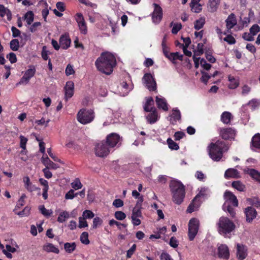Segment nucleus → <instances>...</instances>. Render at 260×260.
<instances>
[{"label":"nucleus","instance_id":"5fc2aeb1","mask_svg":"<svg viewBox=\"0 0 260 260\" xmlns=\"http://www.w3.org/2000/svg\"><path fill=\"white\" fill-rule=\"evenodd\" d=\"M165 38L164 37V40H163V41L162 42V44H161L162 47V50H163V52H164V55L166 56V57H167L169 59H171V57L170 56H169L170 54L169 53V49L167 47V46L165 43Z\"/></svg>","mask_w":260,"mask_h":260},{"label":"nucleus","instance_id":"bb28decb","mask_svg":"<svg viewBox=\"0 0 260 260\" xmlns=\"http://www.w3.org/2000/svg\"><path fill=\"white\" fill-rule=\"evenodd\" d=\"M181 119V113L179 110L175 109L173 110L172 114L170 116L169 121L172 124L176 123L177 121Z\"/></svg>","mask_w":260,"mask_h":260},{"label":"nucleus","instance_id":"e433bc0d","mask_svg":"<svg viewBox=\"0 0 260 260\" xmlns=\"http://www.w3.org/2000/svg\"><path fill=\"white\" fill-rule=\"evenodd\" d=\"M76 248V244L75 242L66 243L64 245V248L66 251L69 253H72Z\"/></svg>","mask_w":260,"mask_h":260},{"label":"nucleus","instance_id":"6e6d98bb","mask_svg":"<svg viewBox=\"0 0 260 260\" xmlns=\"http://www.w3.org/2000/svg\"><path fill=\"white\" fill-rule=\"evenodd\" d=\"M25 198H26L25 194H22L17 203L16 208H20L21 207H22L24 205V203H25L24 200Z\"/></svg>","mask_w":260,"mask_h":260},{"label":"nucleus","instance_id":"f03ea898","mask_svg":"<svg viewBox=\"0 0 260 260\" xmlns=\"http://www.w3.org/2000/svg\"><path fill=\"white\" fill-rule=\"evenodd\" d=\"M169 186L173 202L178 205L181 204L185 193L183 184L180 181L173 180L171 181Z\"/></svg>","mask_w":260,"mask_h":260},{"label":"nucleus","instance_id":"72a5a7b5","mask_svg":"<svg viewBox=\"0 0 260 260\" xmlns=\"http://www.w3.org/2000/svg\"><path fill=\"white\" fill-rule=\"evenodd\" d=\"M247 172L252 178L260 182V173L257 171L252 169H248Z\"/></svg>","mask_w":260,"mask_h":260},{"label":"nucleus","instance_id":"ddd939ff","mask_svg":"<svg viewBox=\"0 0 260 260\" xmlns=\"http://www.w3.org/2000/svg\"><path fill=\"white\" fill-rule=\"evenodd\" d=\"M143 218L141 210L140 208L135 207L133 209L131 216V220L134 226H138L141 224V219Z\"/></svg>","mask_w":260,"mask_h":260},{"label":"nucleus","instance_id":"9b49d317","mask_svg":"<svg viewBox=\"0 0 260 260\" xmlns=\"http://www.w3.org/2000/svg\"><path fill=\"white\" fill-rule=\"evenodd\" d=\"M120 137L116 133H111L106 138V143L111 149L120 144Z\"/></svg>","mask_w":260,"mask_h":260},{"label":"nucleus","instance_id":"864d4df0","mask_svg":"<svg viewBox=\"0 0 260 260\" xmlns=\"http://www.w3.org/2000/svg\"><path fill=\"white\" fill-rule=\"evenodd\" d=\"M30 208L26 206L24 208V209L22 211L17 213V215L21 216H27L29 215L30 213Z\"/></svg>","mask_w":260,"mask_h":260},{"label":"nucleus","instance_id":"c756f323","mask_svg":"<svg viewBox=\"0 0 260 260\" xmlns=\"http://www.w3.org/2000/svg\"><path fill=\"white\" fill-rule=\"evenodd\" d=\"M43 249L47 252H53L56 254H58L59 252V250L57 247L49 243L44 244L43 246Z\"/></svg>","mask_w":260,"mask_h":260},{"label":"nucleus","instance_id":"09e8293b","mask_svg":"<svg viewBox=\"0 0 260 260\" xmlns=\"http://www.w3.org/2000/svg\"><path fill=\"white\" fill-rule=\"evenodd\" d=\"M72 188L75 190H78L82 188V184L78 178H76L72 183Z\"/></svg>","mask_w":260,"mask_h":260},{"label":"nucleus","instance_id":"f8f14e48","mask_svg":"<svg viewBox=\"0 0 260 260\" xmlns=\"http://www.w3.org/2000/svg\"><path fill=\"white\" fill-rule=\"evenodd\" d=\"M36 73V69L34 66H30L29 68L27 70L23 76L20 79V81L17 84V85L21 84H27L30 78H31Z\"/></svg>","mask_w":260,"mask_h":260},{"label":"nucleus","instance_id":"a18cd8bd","mask_svg":"<svg viewBox=\"0 0 260 260\" xmlns=\"http://www.w3.org/2000/svg\"><path fill=\"white\" fill-rule=\"evenodd\" d=\"M39 209L40 212L45 216L48 217L52 214V211L51 210L46 209L43 205L40 206Z\"/></svg>","mask_w":260,"mask_h":260},{"label":"nucleus","instance_id":"c9c22d12","mask_svg":"<svg viewBox=\"0 0 260 260\" xmlns=\"http://www.w3.org/2000/svg\"><path fill=\"white\" fill-rule=\"evenodd\" d=\"M70 217V214L66 211H61L57 218V221L60 223L64 222L67 219Z\"/></svg>","mask_w":260,"mask_h":260},{"label":"nucleus","instance_id":"7ed1b4c3","mask_svg":"<svg viewBox=\"0 0 260 260\" xmlns=\"http://www.w3.org/2000/svg\"><path fill=\"white\" fill-rule=\"evenodd\" d=\"M210 157L214 161H219L222 157L223 152L228 148L223 141L218 140L215 143H211L208 147Z\"/></svg>","mask_w":260,"mask_h":260},{"label":"nucleus","instance_id":"69168bd1","mask_svg":"<svg viewBox=\"0 0 260 260\" xmlns=\"http://www.w3.org/2000/svg\"><path fill=\"white\" fill-rule=\"evenodd\" d=\"M182 25L181 23H176L173 25L172 32L174 34H176L181 28Z\"/></svg>","mask_w":260,"mask_h":260},{"label":"nucleus","instance_id":"412c9836","mask_svg":"<svg viewBox=\"0 0 260 260\" xmlns=\"http://www.w3.org/2000/svg\"><path fill=\"white\" fill-rule=\"evenodd\" d=\"M132 88V85H128L126 82L123 81L118 86L119 94L121 96H125L128 94Z\"/></svg>","mask_w":260,"mask_h":260},{"label":"nucleus","instance_id":"c85d7f7f","mask_svg":"<svg viewBox=\"0 0 260 260\" xmlns=\"http://www.w3.org/2000/svg\"><path fill=\"white\" fill-rule=\"evenodd\" d=\"M226 26L229 30L232 28L237 24V20L234 14H230L225 20Z\"/></svg>","mask_w":260,"mask_h":260},{"label":"nucleus","instance_id":"2f4dec72","mask_svg":"<svg viewBox=\"0 0 260 260\" xmlns=\"http://www.w3.org/2000/svg\"><path fill=\"white\" fill-rule=\"evenodd\" d=\"M224 177L226 178H238L240 177L239 173L238 171L235 169H228L225 173Z\"/></svg>","mask_w":260,"mask_h":260},{"label":"nucleus","instance_id":"338daca9","mask_svg":"<svg viewBox=\"0 0 260 260\" xmlns=\"http://www.w3.org/2000/svg\"><path fill=\"white\" fill-rule=\"evenodd\" d=\"M115 217L118 220H122L126 217V215L122 211H116L115 213Z\"/></svg>","mask_w":260,"mask_h":260},{"label":"nucleus","instance_id":"ea45409f","mask_svg":"<svg viewBox=\"0 0 260 260\" xmlns=\"http://www.w3.org/2000/svg\"><path fill=\"white\" fill-rule=\"evenodd\" d=\"M219 1L220 0H209V8L211 12H213L216 11L219 4Z\"/></svg>","mask_w":260,"mask_h":260},{"label":"nucleus","instance_id":"0e129e2a","mask_svg":"<svg viewBox=\"0 0 260 260\" xmlns=\"http://www.w3.org/2000/svg\"><path fill=\"white\" fill-rule=\"evenodd\" d=\"M49 51L47 50L46 46H43L42 50V57L43 59L47 60L49 59L48 54H49Z\"/></svg>","mask_w":260,"mask_h":260},{"label":"nucleus","instance_id":"37998d69","mask_svg":"<svg viewBox=\"0 0 260 260\" xmlns=\"http://www.w3.org/2000/svg\"><path fill=\"white\" fill-rule=\"evenodd\" d=\"M229 80L230 82L229 87L231 89H235L237 88L239 85L238 81L235 79L233 77L229 76Z\"/></svg>","mask_w":260,"mask_h":260},{"label":"nucleus","instance_id":"9d476101","mask_svg":"<svg viewBox=\"0 0 260 260\" xmlns=\"http://www.w3.org/2000/svg\"><path fill=\"white\" fill-rule=\"evenodd\" d=\"M142 82L149 91L156 90V83L151 74H145L142 78Z\"/></svg>","mask_w":260,"mask_h":260},{"label":"nucleus","instance_id":"b1692460","mask_svg":"<svg viewBox=\"0 0 260 260\" xmlns=\"http://www.w3.org/2000/svg\"><path fill=\"white\" fill-rule=\"evenodd\" d=\"M71 39L67 35H62L59 39V44L60 47L63 49H68L71 44Z\"/></svg>","mask_w":260,"mask_h":260},{"label":"nucleus","instance_id":"bf43d9fd","mask_svg":"<svg viewBox=\"0 0 260 260\" xmlns=\"http://www.w3.org/2000/svg\"><path fill=\"white\" fill-rule=\"evenodd\" d=\"M224 41L226 42L229 44H234L236 42L235 38L230 35H228L225 37L223 39Z\"/></svg>","mask_w":260,"mask_h":260},{"label":"nucleus","instance_id":"a211bd4d","mask_svg":"<svg viewBox=\"0 0 260 260\" xmlns=\"http://www.w3.org/2000/svg\"><path fill=\"white\" fill-rule=\"evenodd\" d=\"M244 213L246 216V220L248 222H251L256 218L257 212L255 209L251 207H248L245 209Z\"/></svg>","mask_w":260,"mask_h":260},{"label":"nucleus","instance_id":"5701e85b","mask_svg":"<svg viewBox=\"0 0 260 260\" xmlns=\"http://www.w3.org/2000/svg\"><path fill=\"white\" fill-rule=\"evenodd\" d=\"M235 135V131L231 128H224L221 131V136L223 139H233Z\"/></svg>","mask_w":260,"mask_h":260},{"label":"nucleus","instance_id":"cd10ccee","mask_svg":"<svg viewBox=\"0 0 260 260\" xmlns=\"http://www.w3.org/2000/svg\"><path fill=\"white\" fill-rule=\"evenodd\" d=\"M145 103L144 105V110L146 112H151L155 108L153 107L154 101L152 97H147L145 98Z\"/></svg>","mask_w":260,"mask_h":260},{"label":"nucleus","instance_id":"603ef678","mask_svg":"<svg viewBox=\"0 0 260 260\" xmlns=\"http://www.w3.org/2000/svg\"><path fill=\"white\" fill-rule=\"evenodd\" d=\"M94 216V214L90 210H86L82 213V217L86 219H91Z\"/></svg>","mask_w":260,"mask_h":260},{"label":"nucleus","instance_id":"13d9d810","mask_svg":"<svg viewBox=\"0 0 260 260\" xmlns=\"http://www.w3.org/2000/svg\"><path fill=\"white\" fill-rule=\"evenodd\" d=\"M260 31V27L257 24H254L252 26V27L250 28V32L252 35L254 37L257 33H258Z\"/></svg>","mask_w":260,"mask_h":260},{"label":"nucleus","instance_id":"6e6552de","mask_svg":"<svg viewBox=\"0 0 260 260\" xmlns=\"http://www.w3.org/2000/svg\"><path fill=\"white\" fill-rule=\"evenodd\" d=\"M188 236L190 241H192L197 235L199 228V221L198 219L192 218L188 222Z\"/></svg>","mask_w":260,"mask_h":260},{"label":"nucleus","instance_id":"6ab92c4d","mask_svg":"<svg viewBox=\"0 0 260 260\" xmlns=\"http://www.w3.org/2000/svg\"><path fill=\"white\" fill-rule=\"evenodd\" d=\"M218 255L219 257L223 259H228L230 256V252L228 247L225 244H221L218 248Z\"/></svg>","mask_w":260,"mask_h":260},{"label":"nucleus","instance_id":"1a4fd4ad","mask_svg":"<svg viewBox=\"0 0 260 260\" xmlns=\"http://www.w3.org/2000/svg\"><path fill=\"white\" fill-rule=\"evenodd\" d=\"M111 149L106 142L102 141L96 145L94 149L95 154L99 157H104L109 154Z\"/></svg>","mask_w":260,"mask_h":260},{"label":"nucleus","instance_id":"473e14b6","mask_svg":"<svg viewBox=\"0 0 260 260\" xmlns=\"http://www.w3.org/2000/svg\"><path fill=\"white\" fill-rule=\"evenodd\" d=\"M200 0H191L190 7L192 12L194 13H199L202 9V6L199 4Z\"/></svg>","mask_w":260,"mask_h":260},{"label":"nucleus","instance_id":"8fccbe9b","mask_svg":"<svg viewBox=\"0 0 260 260\" xmlns=\"http://www.w3.org/2000/svg\"><path fill=\"white\" fill-rule=\"evenodd\" d=\"M10 47L13 51H17L19 47V43L18 40L14 39L10 42Z\"/></svg>","mask_w":260,"mask_h":260},{"label":"nucleus","instance_id":"a878e982","mask_svg":"<svg viewBox=\"0 0 260 260\" xmlns=\"http://www.w3.org/2000/svg\"><path fill=\"white\" fill-rule=\"evenodd\" d=\"M147 121L150 124L155 123L158 119L159 116L156 109L151 111L146 116Z\"/></svg>","mask_w":260,"mask_h":260},{"label":"nucleus","instance_id":"3c124183","mask_svg":"<svg viewBox=\"0 0 260 260\" xmlns=\"http://www.w3.org/2000/svg\"><path fill=\"white\" fill-rule=\"evenodd\" d=\"M248 105L251 107L252 109H255L260 105V101L257 99H253L249 101Z\"/></svg>","mask_w":260,"mask_h":260},{"label":"nucleus","instance_id":"79ce46f5","mask_svg":"<svg viewBox=\"0 0 260 260\" xmlns=\"http://www.w3.org/2000/svg\"><path fill=\"white\" fill-rule=\"evenodd\" d=\"M24 20L28 25H30L34 21V14L32 11L27 12L24 15Z\"/></svg>","mask_w":260,"mask_h":260},{"label":"nucleus","instance_id":"0eeeda50","mask_svg":"<svg viewBox=\"0 0 260 260\" xmlns=\"http://www.w3.org/2000/svg\"><path fill=\"white\" fill-rule=\"evenodd\" d=\"M208 192V189L207 188H201L199 193L196 196L192 203L188 207L187 212L188 213H191L197 210L200 205L199 198L207 195Z\"/></svg>","mask_w":260,"mask_h":260},{"label":"nucleus","instance_id":"49530a36","mask_svg":"<svg viewBox=\"0 0 260 260\" xmlns=\"http://www.w3.org/2000/svg\"><path fill=\"white\" fill-rule=\"evenodd\" d=\"M80 241L82 243L87 245L89 243V240L88 239V234L87 232H83L80 236Z\"/></svg>","mask_w":260,"mask_h":260},{"label":"nucleus","instance_id":"2eb2a0df","mask_svg":"<svg viewBox=\"0 0 260 260\" xmlns=\"http://www.w3.org/2000/svg\"><path fill=\"white\" fill-rule=\"evenodd\" d=\"M236 251V256L238 260H244L247 257V248L245 245L239 243L237 244Z\"/></svg>","mask_w":260,"mask_h":260},{"label":"nucleus","instance_id":"052dcab7","mask_svg":"<svg viewBox=\"0 0 260 260\" xmlns=\"http://www.w3.org/2000/svg\"><path fill=\"white\" fill-rule=\"evenodd\" d=\"M65 72L67 76L73 75L75 73L73 66L71 64H68L66 67Z\"/></svg>","mask_w":260,"mask_h":260},{"label":"nucleus","instance_id":"de8ad7c7","mask_svg":"<svg viewBox=\"0 0 260 260\" xmlns=\"http://www.w3.org/2000/svg\"><path fill=\"white\" fill-rule=\"evenodd\" d=\"M167 143L170 149L177 150L179 149L178 145L174 142L171 138L167 139Z\"/></svg>","mask_w":260,"mask_h":260},{"label":"nucleus","instance_id":"4d7b16f0","mask_svg":"<svg viewBox=\"0 0 260 260\" xmlns=\"http://www.w3.org/2000/svg\"><path fill=\"white\" fill-rule=\"evenodd\" d=\"M88 226L87 222L86 220V219L83 217L82 216L79 217V228H86Z\"/></svg>","mask_w":260,"mask_h":260},{"label":"nucleus","instance_id":"aec40b11","mask_svg":"<svg viewBox=\"0 0 260 260\" xmlns=\"http://www.w3.org/2000/svg\"><path fill=\"white\" fill-rule=\"evenodd\" d=\"M155 101L159 109H161L165 111L168 110V105L165 98L161 95H158L156 97Z\"/></svg>","mask_w":260,"mask_h":260},{"label":"nucleus","instance_id":"680f3d73","mask_svg":"<svg viewBox=\"0 0 260 260\" xmlns=\"http://www.w3.org/2000/svg\"><path fill=\"white\" fill-rule=\"evenodd\" d=\"M77 193H74V190L73 189H70L65 195V199L66 200H72L74 198Z\"/></svg>","mask_w":260,"mask_h":260},{"label":"nucleus","instance_id":"4468645a","mask_svg":"<svg viewBox=\"0 0 260 260\" xmlns=\"http://www.w3.org/2000/svg\"><path fill=\"white\" fill-rule=\"evenodd\" d=\"M75 20L78 23L79 29L83 34L87 32V27L83 15L81 13H77L75 16Z\"/></svg>","mask_w":260,"mask_h":260},{"label":"nucleus","instance_id":"4c0bfd02","mask_svg":"<svg viewBox=\"0 0 260 260\" xmlns=\"http://www.w3.org/2000/svg\"><path fill=\"white\" fill-rule=\"evenodd\" d=\"M205 23V18L204 17H201L196 20L194 23V27L197 30L201 29Z\"/></svg>","mask_w":260,"mask_h":260},{"label":"nucleus","instance_id":"f257e3e1","mask_svg":"<svg viewBox=\"0 0 260 260\" xmlns=\"http://www.w3.org/2000/svg\"><path fill=\"white\" fill-rule=\"evenodd\" d=\"M116 64L114 55L110 52H104L101 54L95 62V65L100 72L106 75L111 74Z\"/></svg>","mask_w":260,"mask_h":260},{"label":"nucleus","instance_id":"e2e57ef3","mask_svg":"<svg viewBox=\"0 0 260 260\" xmlns=\"http://www.w3.org/2000/svg\"><path fill=\"white\" fill-rule=\"evenodd\" d=\"M169 56L171 57V59H170V60H175L178 59L182 60L183 57V55L178 52L171 53L170 54Z\"/></svg>","mask_w":260,"mask_h":260},{"label":"nucleus","instance_id":"20e7f679","mask_svg":"<svg viewBox=\"0 0 260 260\" xmlns=\"http://www.w3.org/2000/svg\"><path fill=\"white\" fill-rule=\"evenodd\" d=\"M217 224L219 233L224 237H227L235 229L234 223L226 217H221Z\"/></svg>","mask_w":260,"mask_h":260},{"label":"nucleus","instance_id":"39448f33","mask_svg":"<svg viewBox=\"0 0 260 260\" xmlns=\"http://www.w3.org/2000/svg\"><path fill=\"white\" fill-rule=\"evenodd\" d=\"M225 202L223 205L222 208L225 211H228L232 217H234L235 212L231 205L235 207L238 206V202L236 197L231 191H226L224 194Z\"/></svg>","mask_w":260,"mask_h":260},{"label":"nucleus","instance_id":"a19ab883","mask_svg":"<svg viewBox=\"0 0 260 260\" xmlns=\"http://www.w3.org/2000/svg\"><path fill=\"white\" fill-rule=\"evenodd\" d=\"M12 246L7 244L6 245V249L8 252L14 253L17 251V248H19L18 245L15 242H12Z\"/></svg>","mask_w":260,"mask_h":260},{"label":"nucleus","instance_id":"423d86ee","mask_svg":"<svg viewBox=\"0 0 260 260\" xmlns=\"http://www.w3.org/2000/svg\"><path fill=\"white\" fill-rule=\"evenodd\" d=\"M94 117L93 112L91 110L82 109L77 114L78 121L83 124L91 122Z\"/></svg>","mask_w":260,"mask_h":260},{"label":"nucleus","instance_id":"393cba45","mask_svg":"<svg viewBox=\"0 0 260 260\" xmlns=\"http://www.w3.org/2000/svg\"><path fill=\"white\" fill-rule=\"evenodd\" d=\"M23 182L24 183L25 187L28 191L32 192L36 190H40L39 188L33 184L30 181V179L28 176H25L23 178Z\"/></svg>","mask_w":260,"mask_h":260},{"label":"nucleus","instance_id":"7c9ffc66","mask_svg":"<svg viewBox=\"0 0 260 260\" xmlns=\"http://www.w3.org/2000/svg\"><path fill=\"white\" fill-rule=\"evenodd\" d=\"M6 16L8 20L10 21L12 19V13L9 9L0 5V16L4 17Z\"/></svg>","mask_w":260,"mask_h":260},{"label":"nucleus","instance_id":"4be33fe9","mask_svg":"<svg viewBox=\"0 0 260 260\" xmlns=\"http://www.w3.org/2000/svg\"><path fill=\"white\" fill-rule=\"evenodd\" d=\"M41 161L43 165L45 166V168H47V169H51L56 170L59 168L58 165L54 164L53 162L51 161L48 156H42L41 158Z\"/></svg>","mask_w":260,"mask_h":260},{"label":"nucleus","instance_id":"dca6fc26","mask_svg":"<svg viewBox=\"0 0 260 260\" xmlns=\"http://www.w3.org/2000/svg\"><path fill=\"white\" fill-rule=\"evenodd\" d=\"M154 11L152 14V21L155 23H158L162 19V10L161 7L156 4H153Z\"/></svg>","mask_w":260,"mask_h":260},{"label":"nucleus","instance_id":"c03bdc74","mask_svg":"<svg viewBox=\"0 0 260 260\" xmlns=\"http://www.w3.org/2000/svg\"><path fill=\"white\" fill-rule=\"evenodd\" d=\"M232 186L240 191H242L245 189V185L239 181H234L232 183Z\"/></svg>","mask_w":260,"mask_h":260},{"label":"nucleus","instance_id":"f3484780","mask_svg":"<svg viewBox=\"0 0 260 260\" xmlns=\"http://www.w3.org/2000/svg\"><path fill=\"white\" fill-rule=\"evenodd\" d=\"M65 99L68 101L74 94V83L72 81H68L64 87Z\"/></svg>","mask_w":260,"mask_h":260},{"label":"nucleus","instance_id":"774afa93","mask_svg":"<svg viewBox=\"0 0 260 260\" xmlns=\"http://www.w3.org/2000/svg\"><path fill=\"white\" fill-rule=\"evenodd\" d=\"M248 201L250 202L251 205L256 207H260V200L257 198H253L249 199Z\"/></svg>","mask_w":260,"mask_h":260},{"label":"nucleus","instance_id":"58836bf2","mask_svg":"<svg viewBox=\"0 0 260 260\" xmlns=\"http://www.w3.org/2000/svg\"><path fill=\"white\" fill-rule=\"evenodd\" d=\"M252 146L256 148H260V134L255 135L252 139Z\"/></svg>","mask_w":260,"mask_h":260},{"label":"nucleus","instance_id":"f704fd0d","mask_svg":"<svg viewBox=\"0 0 260 260\" xmlns=\"http://www.w3.org/2000/svg\"><path fill=\"white\" fill-rule=\"evenodd\" d=\"M232 114L229 112H224L221 115V121L225 124H228L230 122L232 118Z\"/></svg>","mask_w":260,"mask_h":260}]
</instances>
